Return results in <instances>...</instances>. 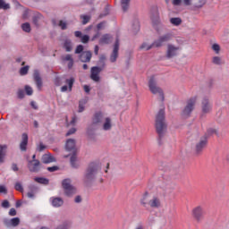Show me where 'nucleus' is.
Returning a JSON list of instances; mask_svg holds the SVG:
<instances>
[{"mask_svg":"<svg viewBox=\"0 0 229 229\" xmlns=\"http://www.w3.org/2000/svg\"><path fill=\"white\" fill-rule=\"evenodd\" d=\"M30 190L31 191H29V192L27 193L28 198H34V197H35V193L33 192V191H37V187H35V186H30Z\"/></svg>","mask_w":229,"mask_h":229,"instance_id":"ea45409f","label":"nucleus"},{"mask_svg":"<svg viewBox=\"0 0 229 229\" xmlns=\"http://www.w3.org/2000/svg\"><path fill=\"white\" fill-rule=\"evenodd\" d=\"M3 208H10V202L8 200H4L2 202Z\"/></svg>","mask_w":229,"mask_h":229,"instance_id":"864d4df0","label":"nucleus"},{"mask_svg":"<svg viewBox=\"0 0 229 229\" xmlns=\"http://www.w3.org/2000/svg\"><path fill=\"white\" fill-rule=\"evenodd\" d=\"M74 35L76 38H81V42H82V44H89V40H90V37L89 35H83L80 30H76Z\"/></svg>","mask_w":229,"mask_h":229,"instance_id":"a211bd4d","label":"nucleus"},{"mask_svg":"<svg viewBox=\"0 0 229 229\" xmlns=\"http://www.w3.org/2000/svg\"><path fill=\"white\" fill-rule=\"evenodd\" d=\"M201 109L203 114H210L212 110V104L208 98H204L201 102Z\"/></svg>","mask_w":229,"mask_h":229,"instance_id":"4468645a","label":"nucleus"},{"mask_svg":"<svg viewBox=\"0 0 229 229\" xmlns=\"http://www.w3.org/2000/svg\"><path fill=\"white\" fill-rule=\"evenodd\" d=\"M47 171H49V173H55V171H58V166L47 167Z\"/></svg>","mask_w":229,"mask_h":229,"instance_id":"6e6d98bb","label":"nucleus"},{"mask_svg":"<svg viewBox=\"0 0 229 229\" xmlns=\"http://www.w3.org/2000/svg\"><path fill=\"white\" fill-rule=\"evenodd\" d=\"M6 145H0V164L4 162V157H6Z\"/></svg>","mask_w":229,"mask_h":229,"instance_id":"393cba45","label":"nucleus"},{"mask_svg":"<svg viewBox=\"0 0 229 229\" xmlns=\"http://www.w3.org/2000/svg\"><path fill=\"white\" fill-rule=\"evenodd\" d=\"M62 60H63V62H69L68 69H72V66L74 65V59H72V55H71V54L63 55Z\"/></svg>","mask_w":229,"mask_h":229,"instance_id":"4be33fe9","label":"nucleus"},{"mask_svg":"<svg viewBox=\"0 0 229 229\" xmlns=\"http://www.w3.org/2000/svg\"><path fill=\"white\" fill-rule=\"evenodd\" d=\"M196 101H198V98L196 97H192L187 100L186 106L182 112V117H183V119H189V117H191L196 106Z\"/></svg>","mask_w":229,"mask_h":229,"instance_id":"20e7f679","label":"nucleus"},{"mask_svg":"<svg viewBox=\"0 0 229 229\" xmlns=\"http://www.w3.org/2000/svg\"><path fill=\"white\" fill-rule=\"evenodd\" d=\"M174 6H180L182 4V0H173Z\"/></svg>","mask_w":229,"mask_h":229,"instance_id":"bf43d9fd","label":"nucleus"},{"mask_svg":"<svg viewBox=\"0 0 229 229\" xmlns=\"http://www.w3.org/2000/svg\"><path fill=\"white\" fill-rule=\"evenodd\" d=\"M149 90H150V92H152V94H155L156 96H158L159 99L161 101H164L165 97H164V91L162 90V89H160L158 87H150Z\"/></svg>","mask_w":229,"mask_h":229,"instance_id":"6ab92c4d","label":"nucleus"},{"mask_svg":"<svg viewBox=\"0 0 229 229\" xmlns=\"http://www.w3.org/2000/svg\"><path fill=\"white\" fill-rule=\"evenodd\" d=\"M62 185L64 191V194L65 196H68V198H71V196H74V194H76L77 192L76 187L71 184L70 179H64L62 182Z\"/></svg>","mask_w":229,"mask_h":229,"instance_id":"0eeeda50","label":"nucleus"},{"mask_svg":"<svg viewBox=\"0 0 229 229\" xmlns=\"http://www.w3.org/2000/svg\"><path fill=\"white\" fill-rule=\"evenodd\" d=\"M74 201L75 203H81V196H76Z\"/></svg>","mask_w":229,"mask_h":229,"instance_id":"69168bd1","label":"nucleus"},{"mask_svg":"<svg viewBox=\"0 0 229 229\" xmlns=\"http://www.w3.org/2000/svg\"><path fill=\"white\" fill-rule=\"evenodd\" d=\"M212 64L215 65H223V59H221L219 56H214L212 58Z\"/></svg>","mask_w":229,"mask_h":229,"instance_id":"72a5a7b5","label":"nucleus"},{"mask_svg":"<svg viewBox=\"0 0 229 229\" xmlns=\"http://www.w3.org/2000/svg\"><path fill=\"white\" fill-rule=\"evenodd\" d=\"M151 21L153 24V28L157 31H160V28H162V22L160 21V15L158 14V9H155L151 14Z\"/></svg>","mask_w":229,"mask_h":229,"instance_id":"1a4fd4ad","label":"nucleus"},{"mask_svg":"<svg viewBox=\"0 0 229 229\" xmlns=\"http://www.w3.org/2000/svg\"><path fill=\"white\" fill-rule=\"evenodd\" d=\"M79 60L82 62V64H88L92 60V52L84 51L79 55Z\"/></svg>","mask_w":229,"mask_h":229,"instance_id":"dca6fc26","label":"nucleus"},{"mask_svg":"<svg viewBox=\"0 0 229 229\" xmlns=\"http://www.w3.org/2000/svg\"><path fill=\"white\" fill-rule=\"evenodd\" d=\"M12 169H13V171H19V167L17 166V164H13L12 165Z\"/></svg>","mask_w":229,"mask_h":229,"instance_id":"338daca9","label":"nucleus"},{"mask_svg":"<svg viewBox=\"0 0 229 229\" xmlns=\"http://www.w3.org/2000/svg\"><path fill=\"white\" fill-rule=\"evenodd\" d=\"M52 205L55 208L62 207L64 205V199L60 197L54 198L52 199Z\"/></svg>","mask_w":229,"mask_h":229,"instance_id":"a878e982","label":"nucleus"},{"mask_svg":"<svg viewBox=\"0 0 229 229\" xmlns=\"http://www.w3.org/2000/svg\"><path fill=\"white\" fill-rule=\"evenodd\" d=\"M9 216H17V210H15V208H12L9 211Z\"/></svg>","mask_w":229,"mask_h":229,"instance_id":"4d7b16f0","label":"nucleus"},{"mask_svg":"<svg viewBox=\"0 0 229 229\" xmlns=\"http://www.w3.org/2000/svg\"><path fill=\"white\" fill-rule=\"evenodd\" d=\"M140 205L144 207V208H148V205H149L150 208H160L162 207V201L160 200V197L154 196L152 199L148 202V199L143 197L140 199Z\"/></svg>","mask_w":229,"mask_h":229,"instance_id":"39448f33","label":"nucleus"},{"mask_svg":"<svg viewBox=\"0 0 229 229\" xmlns=\"http://www.w3.org/2000/svg\"><path fill=\"white\" fill-rule=\"evenodd\" d=\"M192 216L196 221H201L205 216V210H203L201 206H198L192 209Z\"/></svg>","mask_w":229,"mask_h":229,"instance_id":"ddd939ff","label":"nucleus"},{"mask_svg":"<svg viewBox=\"0 0 229 229\" xmlns=\"http://www.w3.org/2000/svg\"><path fill=\"white\" fill-rule=\"evenodd\" d=\"M46 148H47L46 145H44V143L40 142L39 146L38 148V151H44V149H46Z\"/></svg>","mask_w":229,"mask_h":229,"instance_id":"13d9d810","label":"nucleus"},{"mask_svg":"<svg viewBox=\"0 0 229 229\" xmlns=\"http://www.w3.org/2000/svg\"><path fill=\"white\" fill-rule=\"evenodd\" d=\"M98 171H99V165L94 162L90 163L86 168L84 174L85 183H90V182H94V180H96V174H98Z\"/></svg>","mask_w":229,"mask_h":229,"instance_id":"7ed1b4c3","label":"nucleus"},{"mask_svg":"<svg viewBox=\"0 0 229 229\" xmlns=\"http://www.w3.org/2000/svg\"><path fill=\"white\" fill-rule=\"evenodd\" d=\"M66 84L69 87H72V85H74V78L66 79Z\"/></svg>","mask_w":229,"mask_h":229,"instance_id":"09e8293b","label":"nucleus"},{"mask_svg":"<svg viewBox=\"0 0 229 229\" xmlns=\"http://www.w3.org/2000/svg\"><path fill=\"white\" fill-rule=\"evenodd\" d=\"M21 142L20 144V148L21 151H26V149H28V134L27 133H23L21 135Z\"/></svg>","mask_w":229,"mask_h":229,"instance_id":"5701e85b","label":"nucleus"},{"mask_svg":"<svg viewBox=\"0 0 229 229\" xmlns=\"http://www.w3.org/2000/svg\"><path fill=\"white\" fill-rule=\"evenodd\" d=\"M27 165L30 173H38L40 171L39 160H30Z\"/></svg>","mask_w":229,"mask_h":229,"instance_id":"f8f14e48","label":"nucleus"},{"mask_svg":"<svg viewBox=\"0 0 229 229\" xmlns=\"http://www.w3.org/2000/svg\"><path fill=\"white\" fill-rule=\"evenodd\" d=\"M72 90V87H62L61 92H71Z\"/></svg>","mask_w":229,"mask_h":229,"instance_id":"3c124183","label":"nucleus"},{"mask_svg":"<svg viewBox=\"0 0 229 229\" xmlns=\"http://www.w3.org/2000/svg\"><path fill=\"white\" fill-rule=\"evenodd\" d=\"M178 51H180V47H175L173 44H168L167 45V49H166V58H174L178 55Z\"/></svg>","mask_w":229,"mask_h":229,"instance_id":"9d476101","label":"nucleus"},{"mask_svg":"<svg viewBox=\"0 0 229 229\" xmlns=\"http://www.w3.org/2000/svg\"><path fill=\"white\" fill-rule=\"evenodd\" d=\"M103 130H105V131L112 130V120L110 119V117L106 118L105 123L103 124Z\"/></svg>","mask_w":229,"mask_h":229,"instance_id":"bb28decb","label":"nucleus"},{"mask_svg":"<svg viewBox=\"0 0 229 229\" xmlns=\"http://www.w3.org/2000/svg\"><path fill=\"white\" fill-rule=\"evenodd\" d=\"M58 26L61 27V30H67V22H65L62 20L59 21Z\"/></svg>","mask_w":229,"mask_h":229,"instance_id":"49530a36","label":"nucleus"},{"mask_svg":"<svg viewBox=\"0 0 229 229\" xmlns=\"http://www.w3.org/2000/svg\"><path fill=\"white\" fill-rule=\"evenodd\" d=\"M74 133H76V128H72L66 133V137H69L70 135H74Z\"/></svg>","mask_w":229,"mask_h":229,"instance_id":"5fc2aeb1","label":"nucleus"},{"mask_svg":"<svg viewBox=\"0 0 229 229\" xmlns=\"http://www.w3.org/2000/svg\"><path fill=\"white\" fill-rule=\"evenodd\" d=\"M208 140L207 138H202L199 143L196 145V153L199 155L205 148H207Z\"/></svg>","mask_w":229,"mask_h":229,"instance_id":"f3484780","label":"nucleus"},{"mask_svg":"<svg viewBox=\"0 0 229 229\" xmlns=\"http://www.w3.org/2000/svg\"><path fill=\"white\" fill-rule=\"evenodd\" d=\"M21 29L25 33H30L31 31V25L29 22H25L21 25Z\"/></svg>","mask_w":229,"mask_h":229,"instance_id":"e433bc0d","label":"nucleus"},{"mask_svg":"<svg viewBox=\"0 0 229 229\" xmlns=\"http://www.w3.org/2000/svg\"><path fill=\"white\" fill-rule=\"evenodd\" d=\"M157 86V81L155 80V77H151L148 81V87H156Z\"/></svg>","mask_w":229,"mask_h":229,"instance_id":"a18cd8bd","label":"nucleus"},{"mask_svg":"<svg viewBox=\"0 0 229 229\" xmlns=\"http://www.w3.org/2000/svg\"><path fill=\"white\" fill-rule=\"evenodd\" d=\"M212 49L216 55H219V52L221 51V47L218 44L215 43L212 45Z\"/></svg>","mask_w":229,"mask_h":229,"instance_id":"a19ab883","label":"nucleus"},{"mask_svg":"<svg viewBox=\"0 0 229 229\" xmlns=\"http://www.w3.org/2000/svg\"><path fill=\"white\" fill-rule=\"evenodd\" d=\"M99 64H101L100 66L91 67L90 78H91V80H93V81H99V80H100L99 74L101 73V72H103V69H105V61L100 60Z\"/></svg>","mask_w":229,"mask_h":229,"instance_id":"423d86ee","label":"nucleus"},{"mask_svg":"<svg viewBox=\"0 0 229 229\" xmlns=\"http://www.w3.org/2000/svg\"><path fill=\"white\" fill-rule=\"evenodd\" d=\"M185 6H191L192 4V0H182Z\"/></svg>","mask_w":229,"mask_h":229,"instance_id":"0e129e2a","label":"nucleus"},{"mask_svg":"<svg viewBox=\"0 0 229 229\" xmlns=\"http://www.w3.org/2000/svg\"><path fill=\"white\" fill-rule=\"evenodd\" d=\"M119 46H120V43H119V39L117 38L114 42V45L113 52L110 55V62L112 64L117 62V58L119 57Z\"/></svg>","mask_w":229,"mask_h":229,"instance_id":"9b49d317","label":"nucleus"},{"mask_svg":"<svg viewBox=\"0 0 229 229\" xmlns=\"http://www.w3.org/2000/svg\"><path fill=\"white\" fill-rule=\"evenodd\" d=\"M40 20V15H36L32 18L33 24L38 26V21Z\"/></svg>","mask_w":229,"mask_h":229,"instance_id":"de8ad7c7","label":"nucleus"},{"mask_svg":"<svg viewBox=\"0 0 229 229\" xmlns=\"http://www.w3.org/2000/svg\"><path fill=\"white\" fill-rule=\"evenodd\" d=\"M5 226H19L21 219L19 217L12 218L11 220H4Z\"/></svg>","mask_w":229,"mask_h":229,"instance_id":"412c9836","label":"nucleus"},{"mask_svg":"<svg viewBox=\"0 0 229 229\" xmlns=\"http://www.w3.org/2000/svg\"><path fill=\"white\" fill-rule=\"evenodd\" d=\"M155 47V45L153 43L151 45H148V43H143L140 48V49H145V51H149V49H153Z\"/></svg>","mask_w":229,"mask_h":229,"instance_id":"4c0bfd02","label":"nucleus"},{"mask_svg":"<svg viewBox=\"0 0 229 229\" xmlns=\"http://www.w3.org/2000/svg\"><path fill=\"white\" fill-rule=\"evenodd\" d=\"M83 45H79L77 46L76 49H75V55H81V53H83Z\"/></svg>","mask_w":229,"mask_h":229,"instance_id":"c03bdc74","label":"nucleus"},{"mask_svg":"<svg viewBox=\"0 0 229 229\" xmlns=\"http://www.w3.org/2000/svg\"><path fill=\"white\" fill-rule=\"evenodd\" d=\"M81 19H82V24H88L89 21H90V16L81 15Z\"/></svg>","mask_w":229,"mask_h":229,"instance_id":"37998d69","label":"nucleus"},{"mask_svg":"<svg viewBox=\"0 0 229 229\" xmlns=\"http://www.w3.org/2000/svg\"><path fill=\"white\" fill-rule=\"evenodd\" d=\"M0 10H10V4H5L4 0H0Z\"/></svg>","mask_w":229,"mask_h":229,"instance_id":"58836bf2","label":"nucleus"},{"mask_svg":"<svg viewBox=\"0 0 229 229\" xmlns=\"http://www.w3.org/2000/svg\"><path fill=\"white\" fill-rule=\"evenodd\" d=\"M166 128L167 125L165 124V111L164 109H160L156 116V131L158 134L159 144L164 138V131Z\"/></svg>","mask_w":229,"mask_h":229,"instance_id":"f257e3e1","label":"nucleus"},{"mask_svg":"<svg viewBox=\"0 0 229 229\" xmlns=\"http://www.w3.org/2000/svg\"><path fill=\"white\" fill-rule=\"evenodd\" d=\"M214 133H217L216 129H208V135H214Z\"/></svg>","mask_w":229,"mask_h":229,"instance_id":"e2e57ef3","label":"nucleus"},{"mask_svg":"<svg viewBox=\"0 0 229 229\" xmlns=\"http://www.w3.org/2000/svg\"><path fill=\"white\" fill-rule=\"evenodd\" d=\"M171 38H173L171 33L164 34L153 42V46L154 47H162L163 46H165L166 42H169Z\"/></svg>","mask_w":229,"mask_h":229,"instance_id":"6e6552de","label":"nucleus"},{"mask_svg":"<svg viewBox=\"0 0 229 229\" xmlns=\"http://www.w3.org/2000/svg\"><path fill=\"white\" fill-rule=\"evenodd\" d=\"M30 106H32V108H33L34 110H38V106H37V102L31 101V102H30Z\"/></svg>","mask_w":229,"mask_h":229,"instance_id":"680f3d73","label":"nucleus"},{"mask_svg":"<svg viewBox=\"0 0 229 229\" xmlns=\"http://www.w3.org/2000/svg\"><path fill=\"white\" fill-rule=\"evenodd\" d=\"M14 189H15V191H18L19 192H24V188H22V184H21V182H16Z\"/></svg>","mask_w":229,"mask_h":229,"instance_id":"79ce46f5","label":"nucleus"},{"mask_svg":"<svg viewBox=\"0 0 229 229\" xmlns=\"http://www.w3.org/2000/svg\"><path fill=\"white\" fill-rule=\"evenodd\" d=\"M105 26V22H100L97 25L98 30H101Z\"/></svg>","mask_w":229,"mask_h":229,"instance_id":"774afa93","label":"nucleus"},{"mask_svg":"<svg viewBox=\"0 0 229 229\" xmlns=\"http://www.w3.org/2000/svg\"><path fill=\"white\" fill-rule=\"evenodd\" d=\"M140 30V23L138 21V20H135L132 23V31L133 33H139Z\"/></svg>","mask_w":229,"mask_h":229,"instance_id":"2f4dec72","label":"nucleus"},{"mask_svg":"<svg viewBox=\"0 0 229 229\" xmlns=\"http://www.w3.org/2000/svg\"><path fill=\"white\" fill-rule=\"evenodd\" d=\"M103 119H104V116L100 111L95 113L92 117L91 126H99V124L103 123Z\"/></svg>","mask_w":229,"mask_h":229,"instance_id":"2eb2a0df","label":"nucleus"},{"mask_svg":"<svg viewBox=\"0 0 229 229\" xmlns=\"http://www.w3.org/2000/svg\"><path fill=\"white\" fill-rule=\"evenodd\" d=\"M24 96H25L24 90L20 89V90L18 91V98H19V99H24Z\"/></svg>","mask_w":229,"mask_h":229,"instance_id":"603ef678","label":"nucleus"},{"mask_svg":"<svg viewBox=\"0 0 229 229\" xmlns=\"http://www.w3.org/2000/svg\"><path fill=\"white\" fill-rule=\"evenodd\" d=\"M6 192H8V191L6 190V187L1 185L0 186V193L6 194Z\"/></svg>","mask_w":229,"mask_h":229,"instance_id":"052dcab7","label":"nucleus"},{"mask_svg":"<svg viewBox=\"0 0 229 229\" xmlns=\"http://www.w3.org/2000/svg\"><path fill=\"white\" fill-rule=\"evenodd\" d=\"M29 72H30V66L29 65L23 66L20 69V75L26 76V74H28Z\"/></svg>","mask_w":229,"mask_h":229,"instance_id":"c9c22d12","label":"nucleus"},{"mask_svg":"<svg viewBox=\"0 0 229 229\" xmlns=\"http://www.w3.org/2000/svg\"><path fill=\"white\" fill-rule=\"evenodd\" d=\"M170 22L174 26H180L182 24V18H171Z\"/></svg>","mask_w":229,"mask_h":229,"instance_id":"f704fd0d","label":"nucleus"},{"mask_svg":"<svg viewBox=\"0 0 229 229\" xmlns=\"http://www.w3.org/2000/svg\"><path fill=\"white\" fill-rule=\"evenodd\" d=\"M64 48L66 53H71V51H72V41H71V39H66L64 43Z\"/></svg>","mask_w":229,"mask_h":229,"instance_id":"cd10ccee","label":"nucleus"},{"mask_svg":"<svg viewBox=\"0 0 229 229\" xmlns=\"http://www.w3.org/2000/svg\"><path fill=\"white\" fill-rule=\"evenodd\" d=\"M35 182H37L38 183H41L42 185H48L49 184V180L46 179L44 177H36Z\"/></svg>","mask_w":229,"mask_h":229,"instance_id":"7c9ffc66","label":"nucleus"},{"mask_svg":"<svg viewBox=\"0 0 229 229\" xmlns=\"http://www.w3.org/2000/svg\"><path fill=\"white\" fill-rule=\"evenodd\" d=\"M33 80L37 87H42V77L40 76V72H38V70L34 71Z\"/></svg>","mask_w":229,"mask_h":229,"instance_id":"aec40b11","label":"nucleus"},{"mask_svg":"<svg viewBox=\"0 0 229 229\" xmlns=\"http://www.w3.org/2000/svg\"><path fill=\"white\" fill-rule=\"evenodd\" d=\"M87 103H89V98L86 97L85 98L81 99L79 102V112L81 113L83 112V110H85V105H87Z\"/></svg>","mask_w":229,"mask_h":229,"instance_id":"c85d7f7f","label":"nucleus"},{"mask_svg":"<svg viewBox=\"0 0 229 229\" xmlns=\"http://www.w3.org/2000/svg\"><path fill=\"white\" fill-rule=\"evenodd\" d=\"M110 38H111L110 35L106 34V35L102 36L99 42H100V44H110Z\"/></svg>","mask_w":229,"mask_h":229,"instance_id":"473e14b6","label":"nucleus"},{"mask_svg":"<svg viewBox=\"0 0 229 229\" xmlns=\"http://www.w3.org/2000/svg\"><path fill=\"white\" fill-rule=\"evenodd\" d=\"M41 161L43 164H51V162H55V157L49 154H45L42 156Z\"/></svg>","mask_w":229,"mask_h":229,"instance_id":"b1692460","label":"nucleus"},{"mask_svg":"<svg viewBox=\"0 0 229 229\" xmlns=\"http://www.w3.org/2000/svg\"><path fill=\"white\" fill-rule=\"evenodd\" d=\"M130 1L131 0H121V6L123 12H126L130 8Z\"/></svg>","mask_w":229,"mask_h":229,"instance_id":"c756f323","label":"nucleus"},{"mask_svg":"<svg viewBox=\"0 0 229 229\" xmlns=\"http://www.w3.org/2000/svg\"><path fill=\"white\" fill-rule=\"evenodd\" d=\"M25 92H26L27 96H31L33 94V89L31 87H26Z\"/></svg>","mask_w":229,"mask_h":229,"instance_id":"8fccbe9b","label":"nucleus"},{"mask_svg":"<svg viewBox=\"0 0 229 229\" xmlns=\"http://www.w3.org/2000/svg\"><path fill=\"white\" fill-rule=\"evenodd\" d=\"M65 149L66 151H70V153H72L70 158L72 167H73L74 169H78L80 165H78L77 163L78 157H76V154L78 153V148H76V140L72 139L67 140L65 144Z\"/></svg>","mask_w":229,"mask_h":229,"instance_id":"f03ea898","label":"nucleus"}]
</instances>
